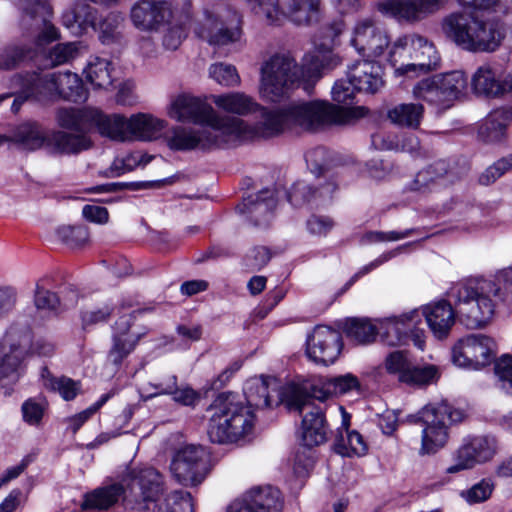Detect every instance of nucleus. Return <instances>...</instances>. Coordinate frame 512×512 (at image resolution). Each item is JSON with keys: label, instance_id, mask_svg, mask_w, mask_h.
<instances>
[{"label": "nucleus", "instance_id": "nucleus-38", "mask_svg": "<svg viewBox=\"0 0 512 512\" xmlns=\"http://www.w3.org/2000/svg\"><path fill=\"white\" fill-rule=\"evenodd\" d=\"M413 96L438 109H447L450 104L436 75L420 80L412 89Z\"/></svg>", "mask_w": 512, "mask_h": 512}, {"label": "nucleus", "instance_id": "nucleus-36", "mask_svg": "<svg viewBox=\"0 0 512 512\" xmlns=\"http://www.w3.org/2000/svg\"><path fill=\"white\" fill-rule=\"evenodd\" d=\"M281 18L288 17L292 22L302 25L317 19L320 0H279Z\"/></svg>", "mask_w": 512, "mask_h": 512}, {"label": "nucleus", "instance_id": "nucleus-12", "mask_svg": "<svg viewBox=\"0 0 512 512\" xmlns=\"http://www.w3.org/2000/svg\"><path fill=\"white\" fill-rule=\"evenodd\" d=\"M213 126H174L164 135V141L173 151H211L223 147L242 133L219 130Z\"/></svg>", "mask_w": 512, "mask_h": 512}, {"label": "nucleus", "instance_id": "nucleus-57", "mask_svg": "<svg viewBox=\"0 0 512 512\" xmlns=\"http://www.w3.org/2000/svg\"><path fill=\"white\" fill-rule=\"evenodd\" d=\"M93 110H79L63 108L57 112L58 124L66 129L81 130L85 121H90V113Z\"/></svg>", "mask_w": 512, "mask_h": 512}, {"label": "nucleus", "instance_id": "nucleus-34", "mask_svg": "<svg viewBox=\"0 0 512 512\" xmlns=\"http://www.w3.org/2000/svg\"><path fill=\"white\" fill-rule=\"evenodd\" d=\"M244 495L254 512H282V494L271 485L252 487Z\"/></svg>", "mask_w": 512, "mask_h": 512}, {"label": "nucleus", "instance_id": "nucleus-29", "mask_svg": "<svg viewBox=\"0 0 512 512\" xmlns=\"http://www.w3.org/2000/svg\"><path fill=\"white\" fill-rule=\"evenodd\" d=\"M360 388L359 380L353 374L320 379L309 388L308 394L321 402L335 396L344 395Z\"/></svg>", "mask_w": 512, "mask_h": 512}, {"label": "nucleus", "instance_id": "nucleus-33", "mask_svg": "<svg viewBox=\"0 0 512 512\" xmlns=\"http://www.w3.org/2000/svg\"><path fill=\"white\" fill-rule=\"evenodd\" d=\"M213 103L221 110L231 113L237 114L240 116L247 115L256 110H260L262 114L265 108H260L259 105L248 95L240 92H231L221 95L212 96ZM263 121V117L261 116V120L258 122L256 126V133L260 134L259 127L261 126V122Z\"/></svg>", "mask_w": 512, "mask_h": 512}, {"label": "nucleus", "instance_id": "nucleus-15", "mask_svg": "<svg viewBox=\"0 0 512 512\" xmlns=\"http://www.w3.org/2000/svg\"><path fill=\"white\" fill-rule=\"evenodd\" d=\"M378 331L381 340L388 346H400L411 338L414 345L423 350L425 345L424 331L417 328L421 323V315L418 310H412L400 316H391L377 319Z\"/></svg>", "mask_w": 512, "mask_h": 512}, {"label": "nucleus", "instance_id": "nucleus-60", "mask_svg": "<svg viewBox=\"0 0 512 512\" xmlns=\"http://www.w3.org/2000/svg\"><path fill=\"white\" fill-rule=\"evenodd\" d=\"M45 386L53 391H57L61 397L66 400H72L80 390V383L68 377H49L45 380Z\"/></svg>", "mask_w": 512, "mask_h": 512}, {"label": "nucleus", "instance_id": "nucleus-42", "mask_svg": "<svg viewBox=\"0 0 512 512\" xmlns=\"http://www.w3.org/2000/svg\"><path fill=\"white\" fill-rule=\"evenodd\" d=\"M336 190L334 183H327L321 189H313L309 184L304 181L296 182L288 193V200L294 206H301L308 203L317 197L329 198Z\"/></svg>", "mask_w": 512, "mask_h": 512}, {"label": "nucleus", "instance_id": "nucleus-5", "mask_svg": "<svg viewBox=\"0 0 512 512\" xmlns=\"http://www.w3.org/2000/svg\"><path fill=\"white\" fill-rule=\"evenodd\" d=\"M442 28L449 39L471 52H493L505 38L501 21L475 13H452L443 20Z\"/></svg>", "mask_w": 512, "mask_h": 512}, {"label": "nucleus", "instance_id": "nucleus-26", "mask_svg": "<svg viewBox=\"0 0 512 512\" xmlns=\"http://www.w3.org/2000/svg\"><path fill=\"white\" fill-rule=\"evenodd\" d=\"M347 77L358 92L377 93L383 86V68L368 59L357 61L349 67Z\"/></svg>", "mask_w": 512, "mask_h": 512}, {"label": "nucleus", "instance_id": "nucleus-64", "mask_svg": "<svg viewBox=\"0 0 512 512\" xmlns=\"http://www.w3.org/2000/svg\"><path fill=\"white\" fill-rule=\"evenodd\" d=\"M495 373L501 382V388L512 396V356H502L495 364Z\"/></svg>", "mask_w": 512, "mask_h": 512}, {"label": "nucleus", "instance_id": "nucleus-1", "mask_svg": "<svg viewBox=\"0 0 512 512\" xmlns=\"http://www.w3.org/2000/svg\"><path fill=\"white\" fill-rule=\"evenodd\" d=\"M345 30L342 18L326 23L320 31L317 53L306 54L299 71L295 59L288 53L271 56L261 67L260 94L262 98L277 102L285 97L301 79L314 81L320 78L321 70L336 66L339 62L331 51L340 44Z\"/></svg>", "mask_w": 512, "mask_h": 512}, {"label": "nucleus", "instance_id": "nucleus-52", "mask_svg": "<svg viewBox=\"0 0 512 512\" xmlns=\"http://www.w3.org/2000/svg\"><path fill=\"white\" fill-rule=\"evenodd\" d=\"M176 384V375H166L158 382H147L142 384L139 388L140 397L142 400L147 401L160 395H169L175 390Z\"/></svg>", "mask_w": 512, "mask_h": 512}, {"label": "nucleus", "instance_id": "nucleus-31", "mask_svg": "<svg viewBox=\"0 0 512 512\" xmlns=\"http://www.w3.org/2000/svg\"><path fill=\"white\" fill-rule=\"evenodd\" d=\"M90 122L102 136L119 142L129 141V118L120 114L106 115L94 110L90 113Z\"/></svg>", "mask_w": 512, "mask_h": 512}, {"label": "nucleus", "instance_id": "nucleus-19", "mask_svg": "<svg viewBox=\"0 0 512 512\" xmlns=\"http://www.w3.org/2000/svg\"><path fill=\"white\" fill-rule=\"evenodd\" d=\"M230 23L223 20L222 15L206 11L204 19L195 29V34L213 46H224L238 41L241 37L240 18L233 13Z\"/></svg>", "mask_w": 512, "mask_h": 512}, {"label": "nucleus", "instance_id": "nucleus-48", "mask_svg": "<svg viewBox=\"0 0 512 512\" xmlns=\"http://www.w3.org/2000/svg\"><path fill=\"white\" fill-rule=\"evenodd\" d=\"M345 332L357 343L368 344L373 342L379 333L378 323L373 324L366 318H351L346 322Z\"/></svg>", "mask_w": 512, "mask_h": 512}, {"label": "nucleus", "instance_id": "nucleus-25", "mask_svg": "<svg viewBox=\"0 0 512 512\" xmlns=\"http://www.w3.org/2000/svg\"><path fill=\"white\" fill-rule=\"evenodd\" d=\"M291 385L287 386L282 393L278 392V382L274 377H253L246 381L244 394L247 407L257 409L269 408L274 404L283 403V395Z\"/></svg>", "mask_w": 512, "mask_h": 512}, {"label": "nucleus", "instance_id": "nucleus-10", "mask_svg": "<svg viewBox=\"0 0 512 512\" xmlns=\"http://www.w3.org/2000/svg\"><path fill=\"white\" fill-rule=\"evenodd\" d=\"M170 118L178 122H191L198 126H213L219 130L244 133L246 125L243 120L221 116L205 101L187 94L177 96L168 110Z\"/></svg>", "mask_w": 512, "mask_h": 512}, {"label": "nucleus", "instance_id": "nucleus-63", "mask_svg": "<svg viewBox=\"0 0 512 512\" xmlns=\"http://www.w3.org/2000/svg\"><path fill=\"white\" fill-rule=\"evenodd\" d=\"M328 159V152L323 147L310 149L305 154L306 164L315 175H321L328 168Z\"/></svg>", "mask_w": 512, "mask_h": 512}, {"label": "nucleus", "instance_id": "nucleus-16", "mask_svg": "<svg viewBox=\"0 0 512 512\" xmlns=\"http://www.w3.org/2000/svg\"><path fill=\"white\" fill-rule=\"evenodd\" d=\"M170 472L183 486H197L207 475V453L201 445H185L172 457Z\"/></svg>", "mask_w": 512, "mask_h": 512}, {"label": "nucleus", "instance_id": "nucleus-23", "mask_svg": "<svg viewBox=\"0 0 512 512\" xmlns=\"http://www.w3.org/2000/svg\"><path fill=\"white\" fill-rule=\"evenodd\" d=\"M145 333L143 328L136 326L134 315L120 316L113 327V345L108 354L109 361L114 365H120Z\"/></svg>", "mask_w": 512, "mask_h": 512}, {"label": "nucleus", "instance_id": "nucleus-20", "mask_svg": "<svg viewBox=\"0 0 512 512\" xmlns=\"http://www.w3.org/2000/svg\"><path fill=\"white\" fill-rule=\"evenodd\" d=\"M173 17V6L168 0H137L130 9L134 27L143 32H156Z\"/></svg>", "mask_w": 512, "mask_h": 512}, {"label": "nucleus", "instance_id": "nucleus-62", "mask_svg": "<svg viewBox=\"0 0 512 512\" xmlns=\"http://www.w3.org/2000/svg\"><path fill=\"white\" fill-rule=\"evenodd\" d=\"M512 168V155L503 157L489 166L479 177V183L490 185Z\"/></svg>", "mask_w": 512, "mask_h": 512}, {"label": "nucleus", "instance_id": "nucleus-35", "mask_svg": "<svg viewBox=\"0 0 512 512\" xmlns=\"http://www.w3.org/2000/svg\"><path fill=\"white\" fill-rule=\"evenodd\" d=\"M50 133H47L38 123L27 122L15 128L11 141L24 150L35 151L40 148L47 150Z\"/></svg>", "mask_w": 512, "mask_h": 512}, {"label": "nucleus", "instance_id": "nucleus-7", "mask_svg": "<svg viewBox=\"0 0 512 512\" xmlns=\"http://www.w3.org/2000/svg\"><path fill=\"white\" fill-rule=\"evenodd\" d=\"M23 86L26 97H34L38 101L62 98L72 102H84L87 99V91L81 78L71 71L27 73L23 78Z\"/></svg>", "mask_w": 512, "mask_h": 512}, {"label": "nucleus", "instance_id": "nucleus-11", "mask_svg": "<svg viewBox=\"0 0 512 512\" xmlns=\"http://www.w3.org/2000/svg\"><path fill=\"white\" fill-rule=\"evenodd\" d=\"M283 404L289 411L306 413L302 419V440L305 446L313 447L327 440V423L322 409L315 406L307 388L291 385L283 395Z\"/></svg>", "mask_w": 512, "mask_h": 512}, {"label": "nucleus", "instance_id": "nucleus-56", "mask_svg": "<svg viewBox=\"0 0 512 512\" xmlns=\"http://www.w3.org/2000/svg\"><path fill=\"white\" fill-rule=\"evenodd\" d=\"M157 512H194L190 493L173 491L164 499Z\"/></svg>", "mask_w": 512, "mask_h": 512}, {"label": "nucleus", "instance_id": "nucleus-4", "mask_svg": "<svg viewBox=\"0 0 512 512\" xmlns=\"http://www.w3.org/2000/svg\"><path fill=\"white\" fill-rule=\"evenodd\" d=\"M350 116V109L327 101L290 103L276 110H263L259 131L262 137H271L291 126L316 130L327 125L345 123Z\"/></svg>", "mask_w": 512, "mask_h": 512}, {"label": "nucleus", "instance_id": "nucleus-44", "mask_svg": "<svg viewBox=\"0 0 512 512\" xmlns=\"http://www.w3.org/2000/svg\"><path fill=\"white\" fill-rule=\"evenodd\" d=\"M85 49L86 46L81 41L58 43L48 50L46 60L52 67L68 64L78 58Z\"/></svg>", "mask_w": 512, "mask_h": 512}, {"label": "nucleus", "instance_id": "nucleus-58", "mask_svg": "<svg viewBox=\"0 0 512 512\" xmlns=\"http://www.w3.org/2000/svg\"><path fill=\"white\" fill-rule=\"evenodd\" d=\"M123 23V17L117 13L108 14L99 23V40L103 44H110L117 41L120 37V27Z\"/></svg>", "mask_w": 512, "mask_h": 512}, {"label": "nucleus", "instance_id": "nucleus-17", "mask_svg": "<svg viewBox=\"0 0 512 512\" xmlns=\"http://www.w3.org/2000/svg\"><path fill=\"white\" fill-rule=\"evenodd\" d=\"M385 371L400 383L409 386H425L439 378V371L434 365L419 366L405 351L390 352L384 360Z\"/></svg>", "mask_w": 512, "mask_h": 512}, {"label": "nucleus", "instance_id": "nucleus-37", "mask_svg": "<svg viewBox=\"0 0 512 512\" xmlns=\"http://www.w3.org/2000/svg\"><path fill=\"white\" fill-rule=\"evenodd\" d=\"M90 145V140L84 135L53 131L49 136L47 151L51 154H76Z\"/></svg>", "mask_w": 512, "mask_h": 512}, {"label": "nucleus", "instance_id": "nucleus-14", "mask_svg": "<svg viewBox=\"0 0 512 512\" xmlns=\"http://www.w3.org/2000/svg\"><path fill=\"white\" fill-rule=\"evenodd\" d=\"M496 356V343L493 338L481 333L468 334L452 347V362L461 368L473 370L490 365Z\"/></svg>", "mask_w": 512, "mask_h": 512}, {"label": "nucleus", "instance_id": "nucleus-32", "mask_svg": "<svg viewBox=\"0 0 512 512\" xmlns=\"http://www.w3.org/2000/svg\"><path fill=\"white\" fill-rule=\"evenodd\" d=\"M167 123L151 114L137 113L129 118V141H152L162 136Z\"/></svg>", "mask_w": 512, "mask_h": 512}, {"label": "nucleus", "instance_id": "nucleus-8", "mask_svg": "<svg viewBox=\"0 0 512 512\" xmlns=\"http://www.w3.org/2000/svg\"><path fill=\"white\" fill-rule=\"evenodd\" d=\"M397 55L400 58L406 55L412 60L411 63H402L395 68L398 76L414 77L436 70L440 65V55L434 43L418 34H410L399 37L393 44L390 52V62L393 66L398 63Z\"/></svg>", "mask_w": 512, "mask_h": 512}, {"label": "nucleus", "instance_id": "nucleus-51", "mask_svg": "<svg viewBox=\"0 0 512 512\" xmlns=\"http://www.w3.org/2000/svg\"><path fill=\"white\" fill-rule=\"evenodd\" d=\"M24 358L0 346V383H15Z\"/></svg>", "mask_w": 512, "mask_h": 512}, {"label": "nucleus", "instance_id": "nucleus-18", "mask_svg": "<svg viewBox=\"0 0 512 512\" xmlns=\"http://www.w3.org/2000/svg\"><path fill=\"white\" fill-rule=\"evenodd\" d=\"M349 42L359 55L370 59L384 54L390 45V38L376 20L366 17L355 22Z\"/></svg>", "mask_w": 512, "mask_h": 512}, {"label": "nucleus", "instance_id": "nucleus-50", "mask_svg": "<svg viewBox=\"0 0 512 512\" xmlns=\"http://www.w3.org/2000/svg\"><path fill=\"white\" fill-rule=\"evenodd\" d=\"M276 207L274 193L269 189H264L256 195H249L244 198L237 209L242 214H262L271 212Z\"/></svg>", "mask_w": 512, "mask_h": 512}, {"label": "nucleus", "instance_id": "nucleus-2", "mask_svg": "<svg viewBox=\"0 0 512 512\" xmlns=\"http://www.w3.org/2000/svg\"><path fill=\"white\" fill-rule=\"evenodd\" d=\"M22 10L20 26L28 38L26 44L8 45L0 50V69L16 68L26 59H33L50 43L60 40L59 29L51 22L49 0H18Z\"/></svg>", "mask_w": 512, "mask_h": 512}, {"label": "nucleus", "instance_id": "nucleus-43", "mask_svg": "<svg viewBox=\"0 0 512 512\" xmlns=\"http://www.w3.org/2000/svg\"><path fill=\"white\" fill-rule=\"evenodd\" d=\"M32 340L31 330L28 326L12 325L6 332L0 346L25 358Z\"/></svg>", "mask_w": 512, "mask_h": 512}, {"label": "nucleus", "instance_id": "nucleus-30", "mask_svg": "<svg viewBox=\"0 0 512 512\" xmlns=\"http://www.w3.org/2000/svg\"><path fill=\"white\" fill-rule=\"evenodd\" d=\"M61 23L73 35L80 36L88 28L97 29L98 11L87 3H76L62 14Z\"/></svg>", "mask_w": 512, "mask_h": 512}, {"label": "nucleus", "instance_id": "nucleus-46", "mask_svg": "<svg viewBox=\"0 0 512 512\" xmlns=\"http://www.w3.org/2000/svg\"><path fill=\"white\" fill-rule=\"evenodd\" d=\"M346 438H348V444L345 443L344 434L339 431L334 440L333 448L334 451L342 456H363L367 452L366 443L360 433L355 430H346Z\"/></svg>", "mask_w": 512, "mask_h": 512}, {"label": "nucleus", "instance_id": "nucleus-24", "mask_svg": "<svg viewBox=\"0 0 512 512\" xmlns=\"http://www.w3.org/2000/svg\"><path fill=\"white\" fill-rule=\"evenodd\" d=\"M496 453V441L493 438L478 436L466 440L457 450L454 464L447 468L448 473H457L471 469L478 463L493 458Z\"/></svg>", "mask_w": 512, "mask_h": 512}, {"label": "nucleus", "instance_id": "nucleus-3", "mask_svg": "<svg viewBox=\"0 0 512 512\" xmlns=\"http://www.w3.org/2000/svg\"><path fill=\"white\" fill-rule=\"evenodd\" d=\"M450 295L456 301L459 320L468 329L485 327L492 319L499 303L512 306V291L503 282L491 280H467L451 288Z\"/></svg>", "mask_w": 512, "mask_h": 512}, {"label": "nucleus", "instance_id": "nucleus-61", "mask_svg": "<svg viewBox=\"0 0 512 512\" xmlns=\"http://www.w3.org/2000/svg\"><path fill=\"white\" fill-rule=\"evenodd\" d=\"M210 77L223 86H234L240 81L236 68L230 64L215 63L209 68Z\"/></svg>", "mask_w": 512, "mask_h": 512}, {"label": "nucleus", "instance_id": "nucleus-13", "mask_svg": "<svg viewBox=\"0 0 512 512\" xmlns=\"http://www.w3.org/2000/svg\"><path fill=\"white\" fill-rule=\"evenodd\" d=\"M126 485L124 505L127 509L145 512L164 492V477L152 467L129 469L123 477Z\"/></svg>", "mask_w": 512, "mask_h": 512}, {"label": "nucleus", "instance_id": "nucleus-39", "mask_svg": "<svg viewBox=\"0 0 512 512\" xmlns=\"http://www.w3.org/2000/svg\"><path fill=\"white\" fill-rule=\"evenodd\" d=\"M121 496H125L123 485L111 483L85 494L82 508L107 510L116 504Z\"/></svg>", "mask_w": 512, "mask_h": 512}, {"label": "nucleus", "instance_id": "nucleus-22", "mask_svg": "<svg viewBox=\"0 0 512 512\" xmlns=\"http://www.w3.org/2000/svg\"><path fill=\"white\" fill-rule=\"evenodd\" d=\"M340 333L327 326H316L306 340V354L313 362L329 365L336 361L342 350Z\"/></svg>", "mask_w": 512, "mask_h": 512}, {"label": "nucleus", "instance_id": "nucleus-45", "mask_svg": "<svg viewBox=\"0 0 512 512\" xmlns=\"http://www.w3.org/2000/svg\"><path fill=\"white\" fill-rule=\"evenodd\" d=\"M450 104L464 95L468 87V77L461 70L436 74Z\"/></svg>", "mask_w": 512, "mask_h": 512}, {"label": "nucleus", "instance_id": "nucleus-6", "mask_svg": "<svg viewBox=\"0 0 512 512\" xmlns=\"http://www.w3.org/2000/svg\"><path fill=\"white\" fill-rule=\"evenodd\" d=\"M209 411L211 416L207 432L214 443L236 442L254 427V412L232 393L219 395Z\"/></svg>", "mask_w": 512, "mask_h": 512}, {"label": "nucleus", "instance_id": "nucleus-49", "mask_svg": "<svg viewBox=\"0 0 512 512\" xmlns=\"http://www.w3.org/2000/svg\"><path fill=\"white\" fill-rule=\"evenodd\" d=\"M111 63L104 58L94 56L88 62L85 73L88 81L97 88L106 89L112 84Z\"/></svg>", "mask_w": 512, "mask_h": 512}, {"label": "nucleus", "instance_id": "nucleus-55", "mask_svg": "<svg viewBox=\"0 0 512 512\" xmlns=\"http://www.w3.org/2000/svg\"><path fill=\"white\" fill-rule=\"evenodd\" d=\"M249 9L270 24L281 20L279 0H245Z\"/></svg>", "mask_w": 512, "mask_h": 512}, {"label": "nucleus", "instance_id": "nucleus-47", "mask_svg": "<svg viewBox=\"0 0 512 512\" xmlns=\"http://www.w3.org/2000/svg\"><path fill=\"white\" fill-rule=\"evenodd\" d=\"M449 173V164L445 160L435 161L427 168L421 170L410 184V190L416 192H425L438 179H441Z\"/></svg>", "mask_w": 512, "mask_h": 512}, {"label": "nucleus", "instance_id": "nucleus-9", "mask_svg": "<svg viewBox=\"0 0 512 512\" xmlns=\"http://www.w3.org/2000/svg\"><path fill=\"white\" fill-rule=\"evenodd\" d=\"M464 413L441 401L424 406L416 422L422 425L420 454H434L443 448L449 438V425L460 422Z\"/></svg>", "mask_w": 512, "mask_h": 512}, {"label": "nucleus", "instance_id": "nucleus-27", "mask_svg": "<svg viewBox=\"0 0 512 512\" xmlns=\"http://www.w3.org/2000/svg\"><path fill=\"white\" fill-rule=\"evenodd\" d=\"M470 86L472 92L477 96L501 98L506 94V76L501 80L494 67L484 64L473 73Z\"/></svg>", "mask_w": 512, "mask_h": 512}, {"label": "nucleus", "instance_id": "nucleus-54", "mask_svg": "<svg viewBox=\"0 0 512 512\" xmlns=\"http://www.w3.org/2000/svg\"><path fill=\"white\" fill-rule=\"evenodd\" d=\"M58 239L70 248L83 246L89 238V233L84 226L62 225L56 229Z\"/></svg>", "mask_w": 512, "mask_h": 512}, {"label": "nucleus", "instance_id": "nucleus-40", "mask_svg": "<svg viewBox=\"0 0 512 512\" xmlns=\"http://www.w3.org/2000/svg\"><path fill=\"white\" fill-rule=\"evenodd\" d=\"M511 120L512 110L496 109L486 117L479 129V136L487 143L499 142L504 138L506 128Z\"/></svg>", "mask_w": 512, "mask_h": 512}, {"label": "nucleus", "instance_id": "nucleus-41", "mask_svg": "<svg viewBox=\"0 0 512 512\" xmlns=\"http://www.w3.org/2000/svg\"><path fill=\"white\" fill-rule=\"evenodd\" d=\"M387 117L396 126L417 129L424 117V106L420 103H401L387 112Z\"/></svg>", "mask_w": 512, "mask_h": 512}, {"label": "nucleus", "instance_id": "nucleus-59", "mask_svg": "<svg viewBox=\"0 0 512 512\" xmlns=\"http://www.w3.org/2000/svg\"><path fill=\"white\" fill-rule=\"evenodd\" d=\"M495 488V484L490 478H484L474 484L469 489L463 491L461 496L469 504H477L484 502L490 498Z\"/></svg>", "mask_w": 512, "mask_h": 512}, {"label": "nucleus", "instance_id": "nucleus-21", "mask_svg": "<svg viewBox=\"0 0 512 512\" xmlns=\"http://www.w3.org/2000/svg\"><path fill=\"white\" fill-rule=\"evenodd\" d=\"M448 0H382L377 9L398 21L415 23L440 10Z\"/></svg>", "mask_w": 512, "mask_h": 512}, {"label": "nucleus", "instance_id": "nucleus-28", "mask_svg": "<svg viewBox=\"0 0 512 512\" xmlns=\"http://www.w3.org/2000/svg\"><path fill=\"white\" fill-rule=\"evenodd\" d=\"M422 315L433 333L438 339L446 338L455 323V311L446 300L430 303L423 307Z\"/></svg>", "mask_w": 512, "mask_h": 512}, {"label": "nucleus", "instance_id": "nucleus-53", "mask_svg": "<svg viewBox=\"0 0 512 512\" xmlns=\"http://www.w3.org/2000/svg\"><path fill=\"white\" fill-rule=\"evenodd\" d=\"M153 158L154 156L139 151L131 152L122 158H116L111 165V170L115 175L119 176L137 167L146 166Z\"/></svg>", "mask_w": 512, "mask_h": 512}]
</instances>
